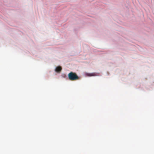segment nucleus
<instances>
[{
	"label": "nucleus",
	"instance_id": "1",
	"mask_svg": "<svg viewBox=\"0 0 154 154\" xmlns=\"http://www.w3.org/2000/svg\"><path fill=\"white\" fill-rule=\"evenodd\" d=\"M68 76L69 79L71 81H75L79 79V77L77 74L72 72L68 74Z\"/></svg>",
	"mask_w": 154,
	"mask_h": 154
},
{
	"label": "nucleus",
	"instance_id": "2",
	"mask_svg": "<svg viewBox=\"0 0 154 154\" xmlns=\"http://www.w3.org/2000/svg\"><path fill=\"white\" fill-rule=\"evenodd\" d=\"M86 75L87 76H96L97 75L95 73H86Z\"/></svg>",
	"mask_w": 154,
	"mask_h": 154
},
{
	"label": "nucleus",
	"instance_id": "3",
	"mask_svg": "<svg viewBox=\"0 0 154 154\" xmlns=\"http://www.w3.org/2000/svg\"><path fill=\"white\" fill-rule=\"evenodd\" d=\"M62 69V67L61 66H59L56 68L55 71L56 72H60L61 71Z\"/></svg>",
	"mask_w": 154,
	"mask_h": 154
}]
</instances>
